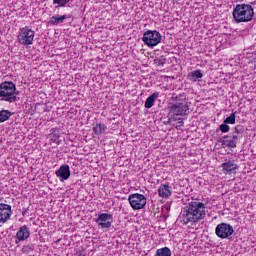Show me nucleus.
Here are the masks:
<instances>
[{"label": "nucleus", "instance_id": "nucleus-10", "mask_svg": "<svg viewBox=\"0 0 256 256\" xmlns=\"http://www.w3.org/2000/svg\"><path fill=\"white\" fill-rule=\"evenodd\" d=\"M13 215V210H11V205L0 203V223H7Z\"/></svg>", "mask_w": 256, "mask_h": 256}, {"label": "nucleus", "instance_id": "nucleus-8", "mask_svg": "<svg viewBox=\"0 0 256 256\" xmlns=\"http://www.w3.org/2000/svg\"><path fill=\"white\" fill-rule=\"evenodd\" d=\"M128 201L134 211H139V209H143L147 205V198L145 195L139 193L131 194L128 197Z\"/></svg>", "mask_w": 256, "mask_h": 256}, {"label": "nucleus", "instance_id": "nucleus-15", "mask_svg": "<svg viewBox=\"0 0 256 256\" xmlns=\"http://www.w3.org/2000/svg\"><path fill=\"white\" fill-rule=\"evenodd\" d=\"M30 235L31 231L29 230V227H27V225H23L16 233V238L18 241H26V239H29Z\"/></svg>", "mask_w": 256, "mask_h": 256}, {"label": "nucleus", "instance_id": "nucleus-6", "mask_svg": "<svg viewBox=\"0 0 256 256\" xmlns=\"http://www.w3.org/2000/svg\"><path fill=\"white\" fill-rule=\"evenodd\" d=\"M162 39L163 36L157 30H147L142 37V41L147 47H157Z\"/></svg>", "mask_w": 256, "mask_h": 256}, {"label": "nucleus", "instance_id": "nucleus-19", "mask_svg": "<svg viewBox=\"0 0 256 256\" xmlns=\"http://www.w3.org/2000/svg\"><path fill=\"white\" fill-rule=\"evenodd\" d=\"M157 99H159V92H154L146 99L144 107L146 109H151V107L155 105V101H157Z\"/></svg>", "mask_w": 256, "mask_h": 256}, {"label": "nucleus", "instance_id": "nucleus-3", "mask_svg": "<svg viewBox=\"0 0 256 256\" xmlns=\"http://www.w3.org/2000/svg\"><path fill=\"white\" fill-rule=\"evenodd\" d=\"M19 91L17 86L11 81H5L0 84V101H6L7 103H17L19 101Z\"/></svg>", "mask_w": 256, "mask_h": 256}, {"label": "nucleus", "instance_id": "nucleus-27", "mask_svg": "<svg viewBox=\"0 0 256 256\" xmlns=\"http://www.w3.org/2000/svg\"><path fill=\"white\" fill-rule=\"evenodd\" d=\"M230 130H231V127L228 126L227 123H225L224 121L219 126V131H221V133H229Z\"/></svg>", "mask_w": 256, "mask_h": 256}, {"label": "nucleus", "instance_id": "nucleus-34", "mask_svg": "<svg viewBox=\"0 0 256 256\" xmlns=\"http://www.w3.org/2000/svg\"><path fill=\"white\" fill-rule=\"evenodd\" d=\"M251 5H255V2H251Z\"/></svg>", "mask_w": 256, "mask_h": 256}, {"label": "nucleus", "instance_id": "nucleus-11", "mask_svg": "<svg viewBox=\"0 0 256 256\" xmlns=\"http://www.w3.org/2000/svg\"><path fill=\"white\" fill-rule=\"evenodd\" d=\"M56 177H59L60 181H67L71 177V168L67 164H63L55 172Z\"/></svg>", "mask_w": 256, "mask_h": 256}, {"label": "nucleus", "instance_id": "nucleus-1", "mask_svg": "<svg viewBox=\"0 0 256 256\" xmlns=\"http://www.w3.org/2000/svg\"><path fill=\"white\" fill-rule=\"evenodd\" d=\"M184 225H195L202 219H205L207 212L205 211V204L203 202H190L181 211Z\"/></svg>", "mask_w": 256, "mask_h": 256}, {"label": "nucleus", "instance_id": "nucleus-13", "mask_svg": "<svg viewBox=\"0 0 256 256\" xmlns=\"http://www.w3.org/2000/svg\"><path fill=\"white\" fill-rule=\"evenodd\" d=\"M220 167L225 175L233 173V171H237V169H239V166L233 160H226Z\"/></svg>", "mask_w": 256, "mask_h": 256}, {"label": "nucleus", "instance_id": "nucleus-5", "mask_svg": "<svg viewBox=\"0 0 256 256\" xmlns=\"http://www.w3.org/2000/svg\"><path fill=\"white\" fill-rule=\"evenodd\" d=\"M17 41L19 45H23L24 47L33 45V41H35V30L31 29L29 26L20 28L17 35Z\"/></svg>", "mask_w": 256, "mask_h": 256}, {"label": "nucleus", "instance_id": "nucleus-22", "mask_svg": "<svg viewBox=\"0 0 256 256\" xmlns=\"http://www.w3.org/2000/svg\"><path fill=\"white\" fill-rule=\"evenodd\" d=\"M11 117V111L1 110L0 111V123H5Z\"/></svg>", "mask_w": 256, "mask_h": 256}, {"label": "nucleus", "instance_id": "nucleus-18", "mask_svg": "<svg viewBox=\"0 0 256 256\" xmlns=\"http://www.w3.org/2000/svg\"><path fill=\"white\" fill-rule=\"evenodd\" d=\"M189 81H192L193 83H196V81H201L203 79V71L200 69L194 70L188 74Z\"/></svg>", "mask_w": 256, "mask_h": 256}, {"label": "nucleus", "instance_id": "nucleus-32", "mask_svg": "<svg viewBox=\"0 0 256 256\" xmlns=\"http://www.w3.org/2000/svg\"><path fill=\"white\" fill-rule=\"evenodd\" d=\"M27 213V211L25 210L24 212H22L23 217H25V214Z\"/></svg>", "mask_w": 256, "mask_h": 256}, {"label": "nucleus", "instance_id": "nucleus-12", "mask_svg": "<svg viewBox=\"0 0 256 256\" xmlns=\"http://www.w3.org/2000/svg\"><path fill=\"white\" fill-rule=\"evenodd\" d=\"M243 136L242 135H233L231 136L230 140H225V139H218V143H221V145L225 147H230L231 149H235L237 147V143L239 139H241Z\"/></svg>", "mask_w": 256, "mask_h": 256}, {"label": "nucleus", "instance_id": "nucleus-31", "mask_svg": "<svg viewBox=\"0 0 256 256\" xmlns=\"http://www.w3.org/2000/svg\"><path fill=\"white\" fill-rule=\"evenodd\" d=\"M218 139H224V141H227V139H229V135H224L222 138H218Z\"/></svg>", "mask_w": 256, "mask_h": 256}, {"label": "nucleus", "instance_id": "nucleus-29", "mask_svg": "<svg viewBox=\"0 0 256 256\" xmlns=\"http://www.w3.org/2000/svg\"><path fill=\"white\" fill-rule=\"evenodd\" d=\"M176 121H178V123L176 125V129H179L180 127H183V125H185V122H183V118L182 117L177 116V120Z\"/></svg>", "mask_w": 256, "mask_h": 256}, {"label": "nucleus", "instance_id": "nucleus-17", "mask_svg": "<svg viewBox=\"0 0 256 256\" xmlns=\"http://www.w3.org/2000/svg\"><path fill=\"white\" fill-rule=\"evenodd\" d=\"M59 137H61V133L57 128H52L50 130L49 139L52 141V143H56V145H61V140H59Z\"/></svg>", "mask_w": 256, "mask_h": 256}, {"label": "nucleus", "instance_id": "nucleus-26", "mask_svg": "<svg viewBox=\"0 0 256 256\" xmlns=\"http://www.w3.org/2000/svg\"><path fill=\"white\" fill-rule=\"evenodd\" d=\"M233 131H235V133H237V135H242L245 133V126L239 124V125H236L234 128H233Z\"/></svg>", "mask_w": 256, "mask_h": 256}, {"label": "nucleus", "instance_id": "nucleus-28", "mask_svg": "<svg viewBox=\"0 0 256 256\" xmlns=\"http://www.w3.org/2000/svg\"><path fill=\"white\" fill-rule=\"evenodd\" d=\"M70 0H53L54 5H58V7H65Z\"/></svg>", "mask_w": 256, "mask_h": 256}, {"label": "nucleus", "instance_id": "nucleus-9", "mask_svg": "<svg viewBox=\"0 0 256 256\" xmlns=\"http://www.w3.org/2000/svg\"><path fill=\"white\" fill-rule=\"evenodd\" d=\"M96 223L98 227H101V229H110L111 225H113V214H99L98 218L96 219Z\"/></svg>", "mask_w": 256, "mask_h": 256}, {"label": "nucleus", "instance_id": "nucleus-20", "mask_svg": "<svg viewBox=\"0 0 256 256\" xmlns=\"http://www.w3.org/2000/svg\"><path fill=\"white\" fill-rule=\"evenodd\" d=\"M107 131V126L105 124H96V126L93 127V133L94 135H103Z\"/></svg>", "mask_w": 256, "mask_h": 256}, {"label": "nucleus", "instance_id": "nucleus-33", "mask_svg": "<svg viewBox=\"0 0 256 256\" xmlns=\"http://www.w3.org/2000/svg\"><path fill=\"white\" fill-rule=\"evenodd\" d=\"M232 135H239V134L235 133V130H233V133H232Z\"/></svg>", "mask_w": 256, "mask_h": 256}, {"label": "nucleus", "instance_id": "nucleus-23", "mask_svg": "<svg viewBox=\"0 0 256 256\" xmlns=\"http://www.w3.org/2000/svg\"><path fill=\"white\" fill-rule=\"evenodd\" d=\"M32 251H35V244H27L22 246V253L24 255H29V253H32Z\"/></svg>", "mask_w": 256, "mask_h": 256}, {"label": "nucleus", "instance_id": "nucleus-2", "mask_svg": "<svg viewBox=\"0 0 256 256\" xmlns=\"http://www.w3.org/2000/svg\"><path fill=\"white\" fill-rule=\"evenodd\" d=\"M232 15L236 23H249V21H253L255 12L250 4H237Z\"/></svg>", "mask_w": 256, "mask_h": 256}, {"label": "nucleus", "instance_id": "nucleus-7", "mask_svg": "<svg viewBox=\"0 0 256 256\" xmlns=\"http://www.w3.org/2000/svg\"><path fill=\"white\" fill-rule=\"evenodd\" d=\"M235 230L233 226L229 223L222 222L218 224L215 228V235L219 237V239H233V234Z\"/></svg>", "mask_w": 256, "mask_h": 256}, {"label": "nucleus", "instance_id": "nucleus-21", "mask_svg": "<svg viewBox=\"0 0 256 256\" xmlns=\"http://www.w3.org/2000/svg\"><path fill=\"white\" fill-rule=\"evenodd\" d=\"M154 256H171V249L169 247L159 248Z\"/></svg>", "mask_w": 256, "mask_h": 256}, {"label": "nucleus", "instance_id": "nucleus-30", "mask_svg": "<svg viewBox=\"0 0 256 256\" xmlns=\"http://www.w3.org/2000/svg\"><path fill=\"white\" fill-rule=\"evenodd\" d=\"M250 59L254 61V63H256V51L252 53V55L250 56Z\"/></svg>", "mask_w": 256, "mask_h": 256}, {"label": "nucleus", "instance_id": "nucleus-4", "mask_svg": "<svg viewBox=\"0 0 256 256\" xmlns=\"http://www.w3.org/2000/svg\"><path fill=\"white\" fill-rule=\"evenodd\" d=\"M189 115V104L187 101L172 103L170 106V121H177V117Z\"/></svg>", "mask_w": 256, "mask_h": 256}, {"label": "nucleus", "instance_id": "nucleus-16", "mask_svg": "<svg viewBox=\"0 0 256 256\" xmlns=\"http://www.w3.org/2000/svg\"><path fill=\"white\" fill-rule=\"evenodd\" d=\"M65 19H71V15H62V16H52L50 17V20L48 21V25L57 26L59 23H63Z\"/></svg>", "mask_w": 256, "mask_h": 256}, {"label": "nucleus", "instance_id": "nucleus-14", "mask_svg": "<svg viewBox=\"0 0 256 256\" xmlns=\"http://www.w3.org/2000/svg\"><path fill=\"white\" fill-rule=\"evenodd\" d=\"M173 194L171 186L169 184H161L158 188V195L163 199H169Z\"/></svg>", "mask_w": 256, "mask_h": 256}, {"label": "nucleus", "instance_id": "nucleus-25", "mask_svg": "<svg viewBox=\"0 0 256 256\" xmlns=\"http://www.w3.org/2000/svg\"><path fill=\"white\" fill-rule=\"evenodd\" d=\"M235 119H236L235 112H232L229 117L224 119V122L227 125H235Z\"/></svg>", "mask_w": 256, "mask_h": 256}, {"label": "nucleus", "instance_id": "nucleus-24", "mask_svg": "<svg viewBox=\"0 0 256 256\" xmlns=\"http://www.w3.org/2000/svg\"><path fill=\"white\" fill-rule=\"evenodd\" d=\"M171 101H172V103H181V102L187 101V100L185 99V94H179V95H173L171 97Z\"/></svg>", "mask_w": 256, "mask_h": 256}]
</instances>
